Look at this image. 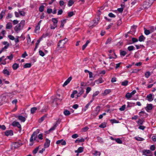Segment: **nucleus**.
I'll list each match as a JSON object with an SVG mask.
<instances>
[{
    "instance_id": "bb28decb",
    "label": "nucleus",
    "mask_w": 156,
    "mask_h": 156,
    "mask_svg": "<svg viewBox=\"0 0 156 156\" xmlns=\"http://www.w3.org/2000/svg\"><path fill=\"white\" fill-rule=\"evenodd\" d=\"M107 123L106 122H103L99 126V127L101 128H105L106 126Z\"/></svg>"
},
{
    "instance_id": "dca6fc26",
    "label": "nucleus",
    "mask_w": 156,
    "mask_h": 156,
    "mask_svg": "<svg viewBox=\"0 0 156 156\" xmlns=\"http://www.w3.org/2000/svg\"><path fill=\"white\" fill-rule=\"evenodd\" d=\"M143 7L144 8H148L150 7L151 5H150V3L148 2H144L143 3Z\"/></svg>"
},
{
    "instance_id": "c85d7f7f",
    "label": "nucleus",
    "mask_w": 156,
    "mask_h": 156,
    "mask_svg": "<svg viewBox=\"0 0 156 156\" xmlns=\"http://www.w3.org/2000/svg\"><path fill=\"white\" fill-rule=\"evenodd\" d=\"M66 19L63 20H61V24L60 27L63 28L64 27V24L66 23Z\"/></svg>"
},
{
    "instance_id": "774afa93",
    "label": "nucleus",
    "mask_w": 156,
    "mask_h": 156,
    "mask_svg": "<svg viewBox=\"0 0 156 156\" xmlns=\"http://www.w3.org/2000/svg\"><path fill=\"white\" fill-rule=\"evenodd\" d=\"M150 149L151 150L154 151L155 149V147L154 145H151L150 147Z\"/></svg>"
},
{
    "instance_id": "ea45409f",
    "label": "nucleus",
    "mask_w": 156,
    "mask_h": 156,
    "mask_svg": "<svg viewBox=\"0 0 156 156\" xmlns=\"http://www.w3.org/2000/svg\"><path fill=\"white\" fill-rule=\"evenodd\" d=\"M52 21L53 23V24H56L57 25V23H58V20L56 18H53L52 19Z\"/></svg>"
},
{
    "instance_id": "4468645a",
    "label": "nucleus",
    "mask_w": 156,
    "mask_h": 156,
    "mask_svg": "<svg viewBox=\"0 0 156 156\" xmlns=\"http://www.w3.org/2000/svg\"><path fill=\"white\" fill-rule=\"evenodd\" d=\"M5 135L7 136H12L13 135V133L12 130H7L5 132Z\"/></svg>"
},
{
    "instance_id": "7c9ffc66",
    "label": "nucleus",
    "mask_w": 156,
    "mask_h": 156,
    "mask_svg": "<svg viewBox=\"0 0 156 156\" xmlns=\"http://www.w3.org/2000/svg\"><path fill=\"white\" fill-rule=\"evenodd\" d=\"M144 121L143 119H139L137 122H136L139 125H142Z\"/></svg>"
},
{
    "instance_id": "a211bd4d",
    "label": "nucleus",
    "mask_w": 156,
    "mask_h": 156,
    "mask_svg": "<svg viewBox=\"0 0 156 156\" xmlns=\"http://www.w3.org/2000/svg\"><path fill=\"white\" fill-rule=\"evenodd\" d=\"M77 0H69L68 4V5L69 7L71 6L74 3V2Z\"/></svg>"
},
{
    "instance_id": "f8f14e48",
    "label": "nucleus",
    "mask_w": 156,
    "mask_h": 156,
    "mask_svg": "<svg viewBox=\"0 0 156 156\" xmlns=\"http://www.w3.org/2000/svg\"><path fill=\"white\" fill-rule=\"evenodd\" d=\"M40 108L41 107L39 106H38L37 107H34L31 108L30 110L31 113L34 114L37 109H40Z\"/></svg>"
},
{
    "instance_id": "b1692460",
    "label": "nucleus",
    "mask_w": 156,
    "mask_h": 156,
    "mask_svg": "<svg viewBox=\"0 0 156 156\" xmlns=\"http://www.w3.org/2000/svg\"><path fill=\"white\" fill-rule=\"evenodd\" d=\"M85 140L82 137L81 138H78L77 140H76L75 142L76 143H77L78 142H83Z\"/></svg>"
},
{
    "instance_id": "09e8293b",
    "label": "nucleus",
    "mask_w": 156,
    "mask_h": 156,
    "mask_svg": "<svg viewBox=\"0 0 156 156\" xmlns=\"http://www.w3.org/2000/svg\"><path fill=\"white\" fill-rule=\"evenodd\" d=\"M74 14V13L73 12H70L68 13V16L69 17H71L73 16Z\"/></svg>"
},
{
    "instance_id": "c756f323",
    "label": "nucleus",
    "mask_w": 156,
    "mask_h": 156,
    "mask_svg": "<svg viewBox=\"0 0 156 156\" xmlns=\"http://www.w3.org/2000/svg\"><path fill=\"white\" fill-rule=\"evenodd\" d=\"M19 67V65L17 63H14L12 66V68L13 69H16Z\"/></svg>"
},
{
    "instance_id": "f3484780",
    "label": "nucleus",
    "mask_w": 156,
    "mask_h": 156,
    "mask_svg": "<svg viewBox=\"0 0 156 156\" xmlns=\"http://www.w3.org/2000/svg\"><path fill=\"white\" fill-rule=\"evenodd\" d=\"M147 100L149 101H151L153 100L152 95L151 94L147 95Z\"/></svg>"
},
{
    "instance_id": "6e6552de",
    "label": "nucleus",
    "mask_w": 156,
    "mask_h": 156,
    "mask_svg": "<svg viewBox=\"0 0 156 156\" xmlns=\"http://www.w3.org/2000/svg\"><path fill=\"white\" fill-rule=\"evenodd\" d=\"M56 144H61L62 145H65L66 144V142L63 139L59 140L56 142Z\"/></svg>"
},
{
    "instance_id": "1a4fd4ad",
    "label": "nucleus",
    "mask_w": 156,
    "mask_h": 156,
    "mask_svg": "<svg viewBox=\"0 0 156 156\" xmlns=\"http://www.w3.org/2000/svg\"><path fill=\"white\" fill-rule=\"evenodd\" d=\"M50 141L48 139H46V141L44 144V147L47 148L50 145Z\"/></svg>"
},
{
    "instance_id": "ddd939ff",
    "label": "nucleus",
    "mask_w": 156,
    "mask_h": 156,
    "mask_svg": "<svg viewBox=\"0 0 156 156\" xmlns=\"http://www.w3.org/2000/svg\"><path fill=\"white\" fill-rule=\"evenodd\" d=\"M99 19V18H97V19L94 20L93 21V22H92L93 23V24L92 25V24H90V26H96L98 24V21Z\"/></svg>"
},
{
    "instance_id": "6e6d98bb",
    "label": "nucleus",
    "mask_w": 156,
    "mask_h": 156,
    "mask_svg": "<svg viewBox=\"0 0 156 156\" xmlns=\"http://www.w3.org/2000/svg\"><path fill=\"white\" fill-rule=\"evenodd\" d=\"M126 106V105H123L121 107L119 108V110L121 111H123L124 110Z\"/></svg>"
},
{
    "instance_id": "423d86ee",
    "label": "nucleus",
    "mask_w": 156,
    "mask_h": 156,
    "mask_svg": "<svg viewBox=\"0 0 156 156\" xmlns=\"http://www.w3.org/2000/svg\"><path fill=\"white\" fill-rule=\"evenodd\" d=\"M136 90H133L131 93H127L126 94L125 97L126 98L129 99L131 98L133 95L134 94H135L136 93Z\"/></svg>"
},
{
    "instance_id": "37998d69",
    "label": "nucleus",
    "mask_w": 156,
    "mask_h": 156,
    "mask_svg": "<svg viewBox=\"0 0 156 156\" xmlns=\"http://www.w3.org/2000/svg\"><path fill=\"white\" fill-rule=\"evenodd\" d=\"M110 121L111 122L112 124L114 123H119V121H117L115 119H111V120H110Z\"/></svg>"
},
{
    "instance_id": "864d4df0",
    "label": "nucleus",
    "mask_w": 156,
    "mask_h": 156,
    "mask_svg": "<svg viewBox=\"0 0 156 156\" xmlns=\"http://www.w3.org/2000/svg\"><path fill=\"white\" fill-rule=\"evenodd\" d=\"M39 149V147H37L33 151V152L34 154H36L37 152Z\"/></svg>"
},
{
    "instance_id": "e2e57ef3",
    "label": "nucleus",
    "mask_w": 156,
    "mask_h": 156,
    "mask_svg": "<svg viewBox=\"0 0 156 156\" xmlns=\"http://www.w3.org/2000/svg\"><path fill=\"white\" fill-rule=\"evenodd\" d=\"M56 125H54L53 126H52V127H51L49 130V131H52V130H54L55 129V128H56Z\"/></svg>"
},
{
    "instance_id": "338daca9",
    "label": "nucleus",
    "mask_w": 156,
    "mask_h": 156,
    "mask_svg": "<svg viewBox=\"0 0 156 156\" xmlns=\"http://www.w3.org/2000/svg\"><path fill=\"white\" fill-rule=\"evenodd\" d=\"M78 136V135L77 134H74L72 135V137L73 138L75 139L77 138Z\"/></svg>"
},
{
    "instance_id": "0eeeda50",
    "label": "nucleus",
    "mask_w": 156,
    "mask_h": 156,
    "mask_svg": "<svg viewBox=\"0 0 156 156\" xmlns=\"http://www.w3.org/2000/svg\"><path fill=\"white\" fill-rule=\"evenodd\" d=\"M12 125L14 126H16L20 130L21 129V126L20 124L18 122L14 121L12 123Z\"/></svg>"
},
{
    "instance_id": "2eb2a0df",
    "label": "nucleus",
    "mask_w": 156,
    "mask_h": 156,
    "mask_svg": "<svg viewBox=\"0 0 156 156\" xmlns=\"http://www.w3.org/2000/svg\"><path fill=\"white\" fill-rule=\"evenodd\" d=\"M27 117V116H26L25 117L21 115H19L18 117V118L20 120L21 122H24L26 119V118Z\"/></svg>"
},
{
    "instance_id": "393cba45",
    "label": "nucleus",
    "mask_w": 156,
    "mask_h": 156,
    "mask_svg": "<svg viewBox=\"0 0 156 156\" xmlns=\"http://www.w3.org/2000/svg\"><path fill=\"white\" fill-rule=\"evenodd\" d=\"M3 73L5 75H10V73L9 71L6 69H4L3 71Z\"/></svg>"
},
{
    "instance_id": "f03ea898",
    "label": "nucleus",
    "mask_w": 156,
    "mask_h": 156,
    "mask_svg": "<svg viewBox=\"0 0 156 156\" xmlns=\"http://www.w3.org/2000/svg\"><path fill=\"white\" fill-rule=\"evenodd\" d=\"M39 132L40 130L39 129H37L36 131L33 132L30 139V142H31V144H30V146H32L33 145V141L35 140L37 137V135L39 133Z\"/></svg>"
},
{
    "instance_id": "cd10ccee",
    "label": "nucleus",
    "mask_w": 156,
    "mask_h": 156,
    "mask_svg": "<svg viewBox=\"0 0 156 156\" xmlns=\"http://www.w3.org/2000/svg\"><path fill=\"white\" fill-rule=\"evenodd\" d=\"M47 117V115H45L41 117L39 120V122H42Z\"/></svg>"
},
{
    "instance_id": "20e7f679",
    "label": "nucleus",
    "mask_w": 156,
    "mask_h": 156,
    "mask_svg": "<svg viewBox=\"0 0 156 156\" xmlns=\"http://www.w3.org/2000/svg\"><path fill=\"white\" fill-rule=\"evenodd\" d=\"M100 108L99 106H98L95 108L92 113V115H93L95 117L98 114L100 111Z\"/></svg>"
},
{
    "instance_id": "79ce46f5",
    "label": "nucleus",
    "mask_w": 156,
    "mask_h": 156,
    "mask_svg": "<svg viewBox=\"0 0 156 156\" xmlns=\"http://www.w3.org/2000/svg\"><path fill=\"white\" fill-rule=\"evenodd\" d=\"M40 26L37 25L36 26L34 30V31L36 33L37 32V31H39V30L40 29Z\"/></svg>"
},
{
    "instance_id": "9d476101",
    "label": "nucleus",
    "mask_w": 156,
    "mask_h": 156,
    "mask_svg": "<svg viewBox=\"0 0 156 156\" xmlns=\"http://www.w3.org/2000/svg\"><path fill=\"white\" fill-rule=\"evenodd\" d=\"M72 78L71 77H69L63 84L62 85L63 87H64L66 86L72 80Z\"/></svg>"
},
{
    "instance_id": "49530a36",
    "label": "nucleus",
    "mask_w": 156,
    "mask_h": 156,
    "mask_svg": "<svg viewBox=\"0 0 156 156\" xmlns=\"http://www.w3.org/2000/svg\"><path fill=\"white\" fill-rule=\"evenodd\" d=\"M111 92V90L109 89L105 90L104 92V94L105 95H106Z\"/></svg>"
},
{
    "instance_id": "a19ab883",
    "label": "nucleus",
    "mask_w": 156,
    "mask_h": 156,
    "mask_svg": "<svg viewBox=\"0 0 156 156\" xmlns=\"http://www.w3.org/2000/svg\"><path fill=\"white\" fill-rule=\"evenodd\" d=\"M128 50L129 51H131L134 50L135 48L133 46H130L128 47Z\"/></svg>"
},
{
    "instance_id": "bf43d9fd",
    "label": "nucleus",
    "mask_w": 156,
    "mask_h": 156,
    "mask_svg": "<svg viewBox=\"0 0 156 156\" xmlns=\"http://www.w3.org/2000/svg\"><path fill=\"white\" fill-rule=\"evenodd\" d=\"M8 37L10 39L12 40H14L15 39L14 37L12 35H8Z\"/></svg>"
},
{
    "instance_id": "3c124183",
    "label": "nucleus",
    "mask_w": 156,
    "mask_h": 156,
    "mask_svg": "<svg viewBox=\"0 0 156 156\" xmlns=\"http://www.w3.org/2000/svg\"><path fill=\"white\" fill-rule=\"evenodd\" d=\"M97 139L98 142L101 143H102L103 142V139L101 137H97Z\"/></svg>"
},
{
    "instance_id": "052dcab7",
    "label": "nucleus",
    "mask_w": 156,
    "mask_h": 156,
    "mask_svg": "<svg viewBox=\"0 0 156 156\" xmlns=\"http://www.w3.org/2000/svg\"><path fill=\"white\" fill-rule=\"evenodd\" d=\"M44 6L42 5L39 8V11L40 12H42L44 11Z\"/></svg>"
},
{
    "instance_id": "412c9836",
    "label": "nucleus",
    "mask_w": 156,
    "mask_h": 156,
    "mask_svg": "<svg viewBox=\"0 0 156 156\" xmlns=\"http://www.w3.org/2000/svg\"><path fill=\"white\" fill-rule=\"evenodd\" d=\"M144 33L147 35H148L151 33L149 30H147L145 27L144 28Z\"/></svg>"
},
{
    "instance_id": "e433bc0d",
    "label": "nucleus",
    "mask_w": 156,
    "mask_h": 156,
    "mask_svg": "<svg viewBox=\"0 0 156 156\" xmlns=\"http://www.w3.org/2000/svg\"><path fill=\"white\" fill-rule=\"evenodd\" d=\"M126 54V52L124 51H120V54L121 56H124Z\"/></svg>"
},
{
    "instance_id": "5fc2aeb1",
    "label": "nucleus",
    "mask_w": 156,
    "mask_h": 156,
    "mask_svg": "<svg viewBox=\"0 0 156 156\" xmlns=\"http://www.w3.org/2000/svg\"><path fill=\"white\" fill-rule=\"evenodd\" d=\"M39 55L42 57L44 56L45 55L44 52L41 50H39Z\"/></svg>"
},
{
    "instance_id": "4c0bfd02",
    "label": "nucleus",
    "mask_w": 156,
    "mask_h": 156,
    "mask_svg": "<svg viewBox=\"0 0 156 156\" xmlns=\"http://www.w3.org/2000/svg\"><path fill=\"white\" fill-rule=\"evenodd\" d=\"M149 30L151 33L154 32V28L153 26H151L149 27Z\"/></svg>"
},
{
    "instance_id": "a18cd8bd",
    "label": "nucleus",
    "mask_w": 156,
    "mask_h": 156,
    "mask_svg": "<svg viewBox=\"0 0 156 156\" xmlns=\"http://www.w3.org/2000/svg\"><path fill=\"white\" fill-rule=\"evenodd\" d=\"M135 138L138 141H142L144 140L143 138L139 137H135Z\"/></svg>"
},
{
    "instance_id": "72a5a7b5",
    "label": "nucleus",
    "mask_w": 156,
    "mask_h": 156,
    "mask_svg": "<svg viewBox=\"0 0 156 156\" xmlns=\"http://www.w3.org/2000/svg\"><path fill=\"white\" fill-rule=\"evenodd\" d=\"M93 154L95 156H97L98 155L100 156L101 155V153L99 151H94V153H93Z\"/></svg>"
},
{
    "instance_id": "a878e982",
    "label": "nucleus",
    "mask_w": 156,
    "mask_h": 156,
    "mask_svg": "<svg viewBox=\"0 0 156 156\" xmlns=\"http://www.w3.org/2000/svg\"><path fill=\"white\" fill-rule=\"evenodd\" d=\"M48 109V106H44L43 108L41 110V112H45L47 111Z\"/></svg>"
},
{
    "instance_id": "473e14b6",
    "label": "nucleus",
    "mask_w": 156,
    "mask_h": 156,
    "mask_svg": "<svg viewBox=\"0 0 156 156\" xmlns=\"http://www.w3.org/2000/svg\"><path fill=\"white\" fill-rule=\"evenodd\" d=\"M31 66V64L30 63L26 64L24 66V68H30Z\"/></svg>"
},
{
    "instance_id": "69168bd1",
    "label": "nucleus",
    "mask_w": 156,
    "mask_h": 156,
    "mask_svg": "<svg viewBox=\"0 0 156 156\" xmlns=\"http://www.w3.org/2000/svg\"><path fill=\"white\" fill-rule=\"evenodd\" d=\"M5 14V12L3 11H2L0 14V19H2L3 17V15Z\"/></svg>"
},
{
    "instance_id": "13d9d810",
    "label": "nucleus",
    "mask_w": 156,
    "mask_h": 156,
    "mask_svg": "<svg viewBox=\"0 0 156 156\" xmlns=\"http://www.w3.org/2000/svg\"><path fill=\"white\" fill-rule=\"evenodd\" d=\"M89 129V128L87 126H86L82 129V130L83 132H85L87 131Z\"/></svg>"
},
{
    "instance_id": "c03bdc74",
    "label": "nucleus",
    "mask_w": 156,
    "mask_h": 156,
    "mask_svg": "<svg viewBox=\"0 0 156 156\" xmlns=\"http://www.w3.org/2000/svg\"><path fill=\"white\" fill-rule=\"evenodd\" d=\"M150 76V72L149 71L145 73V76L147 78H148Z\"/></svg>"
},
{
    "instance_id": "39448f33",
    "label": "nucleus",
    "mask_w": 156,
    "mask_h": 156,
    "mask_svg": "<svg viewBox=\"0 0 156 156\" xmlns=\"http://www.w3.org/2000/svg\"><path fill=\"white\" fill-rule=\"evenodd\" d=\"M143 154L146 156H152L153 154L150 150H145L143 151Z\"/></svg>"
},
{
    "instance_id": "de8ad7c7",
    "label": "nucleus",
    "mask_w": 156,
    "mask_h": 156,
    "mask_svg": "<svg viewBox=\"0 0 156 156\" xmlns=\"http://www.w3.org/2000/svg\"><path fill=\"white\" fill-rule=\"evenodd\" d=\"M13 55L12 54H11L9 56H7V58L11 60L13 59Z\"/></svg>"
},
{
    "instance_id": "c9c22d12",
    "label": "nucleus",
    "mask_w": 156,
    "mask_h": 156,
    "mask_svg": "<svg viewBox=\"0 0 156 156\" xmlns=\"http://www.w3.org/2000/svg\"><path fill=\"white\" fill-rule=\"evenodd\" d=\"M19 12L20 15L21 16H24L25 15V13L23 11L19 10Z\"/></svg>"
},
{
    "instance_id": "f257e3e1",
    "label": "nucleus",
    "mask_w": 156,
    "mask_h": 156,
    "mask_svg": "<svg viewBox=\"0 0 156 156\" xmlns=\"http://www.w3.org/2000/svg\"><path fill=\"white\" fill-rule=\"evenodd\" d=\"M25 24V20H21L20 23L16 25L14 28V30L17 33H18L23 29Z\"/></svg>"
},
{
    "instance_id": "680f3d73",
    "label": "nucleus",
    "mask_w": 156,
    "mask_h": 156,
    "mask_svg": "<svg viewBox=\"0 0 156 156\" xmlns=\"http://www.w3.org/2000/svg\"><path fill=\"white\" fill-rule=\"evenodd\" d=\"M140 69H134L131 72V73H137L139 71H140Z\"/></svg>"
},
{
    "instance_id": "5701e85b",
    "label": "nucleus",
    "mask_w": 156,
    "mask_h": 156,
    "mask_svg": "<svg viewBox=\"0 0 156 156\" xmlns=\"http://www.w3.org/2000/svg\"><path fill=\"white\" fill-rule=\"evenodd\" d=\"M12 27V24L11 23H8L6 26V29H10Z\"/></svg>"
},
{
    "instance_id": "2f4dec72",
    "label": "nucleus",
    "mask_w": 156,
    "mask_h": 156,
    "mask_svg": "<svg viewBox=\"0 0 156 156\" xmlns=\"http://www.w3.org/2000/svg\"><path fill=\"white\" fill-rule=\"evenodd\" d=\"M115 140L118 144H121L122 143V141L119 138H115Z\"/></svg>"
},
{
    "instance_id": "4d7b16f0",
    "label": "nucleus",
    "mask_w": 156,
    "mask_h": 156,
    "mask_svg": "<svg viewBox=\"0 0 156 156\" xmlns=\"http://www.w3.org/2000/svg\"><path fill=\"white\" fill-rule=\"evenodd\" d=\"M62 99L61 98H55L53 101V102L54 103L55 102H55L57 101H61L62 100Z\"/></svg>"
},
{
    "instance_id": "6ab92c4d",
    "label": "nucleus",
    "mask_w": 156,
    "mask_h": 156,
    "mask_svg": "<svg viewBox=\"0 0 156 156\" xmlns=\"http://www.w3.org/2000/svg\"><path fill=\"white\" fill-rule=\"evenodd\" d=\"M103 81L102 80V78H100L98 80H96L95 81V82L97 84H99V83H103Z\"/></svg>"
},
{
    "instance_id": "f704fd0d",
    "label": "nucleus",
    "mask_w": 156,
    "mask_h": 156,
    "mask_svg": "<svg viewBox=\"0 0 156 156\" xmlns=\"http://www.w3.org/2000/svg\"><path fill=\"white\" fill-rule=\"evenodd\" d=\"M128 83V81L126 80L122 83L121 85L124 86H126L127 85Z\"/></svg>"
},
{
    "instance_id": "603ef678",
    "label": "nucleus",
    "mask_w": 156,
    "mask_h": 156,
    "mask_svg": "<svg viewBox=\"0 0 156 156\" xmlns=\"http://www.w3.org/2000/svg\"><path fill=\"white\" fill-rule=\"evenodd\" d=\"M84 92V90L83 88H81V89L80 90V92L78 93V94H80V95H81L83 94Z\"/></svg>"
},
{
    "instance_id": "7ed1b4c3",
    "label": "nucleus",
    "mask_w": 156,
    "mask_h": 156,
    "mask_svg": "<svg viewBox=\"0 0 156 156\" xmlns=\"http://www.w3.org/2000/svg\"><path fill=\"white\" fill-rule=\"evenodd\" d=\"M68 41V39L66 38H65L64 39L62 40H60L58 42V46L62 48L64 47V44H66V43Z\"/></svg>"
},
{
    "instance_id": "8fccbe9b",
    "label": "nucleus",
    "mask_w": 156,
    "mask_h": 156,
    "mask_svg": "<svg viewBox=\"0 0 156 156\" xmlns=\"http://www.w3.org/2000/svg\"><path fill=\"white\" fill-rule=\"evenodd\" d=\"M91 90V88L90 87H88L86 89V94H87Z\"/></svg>"
},
{
    "instance_id": "0e129e2a",
    "label": "nucleus",
    "mask_w": 156,
    "mask_h": 156,
    "mask_svg": "<svg viewBox=\"0 0 156 156\" xmlns=\"http://www.w3.org/2000/svg\"><path fill=\"white\" fill-rule=\"evenodd\" d=\"M90 103H88L85 106L84 108V110L86 111L88 108L89 106L90 105Z\"/></svg>"
},
{
    "instance_id": "4be33fe9",
    "label": "nucleus",
    "mask_w": 156,
    "mask_h": 156,
    "mask_svg": "<svg viewBox=\"0 0 156 156\" xmlns=\"http://www.w3.org/2000/svg\"><path fill=\"white\" fill-rule=\"evenodd\" d=\"M83 151V148L82 147H79L77 150L75 151L76 153H80L82 152Z\"/></svg>"
},
{
    "instance_id": "9b49d317",
    "label": "nucleus",
    "mask_w": 156,
    "mask_h": 156,
    "mask_svg": "<svg viewBox=\"0 0 156 156\" xmlns=\"http://www.w3.org/2000/svg\"><path fill=\"white\" fill-rule=\"evenodd\" d=\"M152 108L153 105L151 104H147V106L145 108L147 111H148V110H151Z\"/></svg>"
},
{
    "instance_id": "58836bf2",
    "label": "nucleus",
    "mask_w": 156,
    "mask_h": 156,
    "mask_svg": "<svg viewBox=\"0 0 156 156\" xmlns=\"http://www.w3.org/2000/svg\"><path fill=\"white\" fill-rule=\"evenodd\" d=\"M63 113L66 116L69 115L70 114V112L67 110H65Z\"/></svg>"
},
{
    "instance_id": "aec40b11",
    "label": "nucleus",
    "mask_w": 156,
    "mask_h": 156,
    "mask_svg": "<svg viewBox=\"0 0 156 156\" xmlns=\"http://www.w3.org/2000/svg\"><path fill=\"white\" fill-rule=\"evenodd\" d=\"M145 39V37L143 35L140 36L139 37L138 40L140 42L144 41Z\"/></svg>"
}]
</instances>
